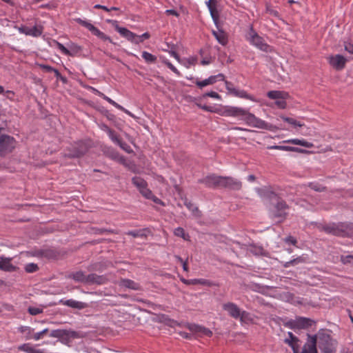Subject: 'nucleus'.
Instances as JSON below:
<instances>
[{
    "label": "nucleus",
    "instance_id": "30",
    "mask_svg": "<svg viewBox=\"0 0 353 353\" xmlns=\"http://www.w3.org/2000/svg\"><path fill=\"white\" fill-rule=\"evenodd\" d=\"M197 61V59L195 57H190L188 58L181 59L179 63L185 66L186 68H190L192 65H194Z\"/></svg>",
    "mask_w": 353,
    "mask_h": 353
},
{
    "label": "nucleus",
    "instance_id": "57",
    "mask_svg": "<svg viewBox=\"0 0 353 353\" xmlns=\"http://www.w3.org/2000/svg\"><path fill=\"white\" fill-rule=\"evenodd\" d=\"M170 55L174 57L179 63H180L181 59L179 57V54L174 50H170L168 52Z\"/></svg>",
    "mask_w": 353,
    "mask_h": 353
},
{
    "label": "nucleus",
    "instance_id": "58",
    "mask_svg": "<svg viewBox=\"0 0 353 353\" xmlns=\"http://www.w3.org/2000/svg\"><path fill=\"white\" fill-rule=\"evenodd\" d=\"M150 199L152 200L155 203L160 204L161 205H164L163 202L161 201V199H159L158 197H157L154 194L152 195V197H150Z\"/></svg>",
    "mask_w": 353,
    "mask_h": 353
},
{
    "label": "nucleus",
    "instance_id": "52",
    "mask_svg": "<svg viewBox=\"0 0 353 353\" xmlns=\"http://www.w3.org/2000/svg\"><path fill=\"white\" fill-rule=\"evenodd\" d=\"M28 312L32 315H37L42 312V310L38 307H30L28 308Z\"/></svg>",
    "mask_w": 353,
    "mask_h": 353
},
{
    "label": "nucleus",
    "instance_id": "45",
    "mask_svg": "<svg viewBox=\"0 0 353 353\" xmlns=\"http://www.w3.org/2000/svg\"><path fill=\"white\" fill-rule=\"evenodd\" d=\"M39 67L43 69L44 70H46V72H54L57 76L59 75V72L57 70L54 69V68H52L48 65L40 64Z\"/></svg>",
    "mask_w": 353,
    "mask_h": 353
},
{
    "label": "nucleus",
    "instance_id": "55",
    "mask_svg": "<svg viewBox=\"0 0 353 353\" xmlns=\"http://www.w3.org/2000/svg\"><path fill=\"white\" fill-rule=\"evenodd\" d=\"M138 38L139 39H138L137 41H139V43L143 42V41L144 39H148L150 38V34L148 32H145L143 34H142L141 35H138Z\"/></svg>",
    "mask_w": 353,
    "mask_h": 353
},
{
    "label": "nucleus",
    "instance_id": "59",
    "mask_svg": "<svg viewBox=\"0 0 353 353\" xmlns=\"http://www.w3.org/2000/svg\"><path fill=\"white\" fill-rule=\"evenodd\" d=\"M99 39L104 41H108L110 43H113L111 38L110 37H108V35H106L105 34H104L103 32L101 34V36H100Z\"/></svg>",
    "mask_w": 353,
    "mask_h": 353
},
{
    "label": "nucleus",
    "instance_id": "56",
    "mask_svg": "<svg viewBox=\"0 0 353 353\" xmlns=\"http://www.w3.org/2000/svg\"><path fill=\"white\" fill-rule=\"evenodd\" d=\"M284 241L287 243H290L292 245H295L296 243V240L294 237L289 236L285 238Z\"/></svg>",
    "mask_w": 353,
    "mask_h": 353
},
{
    "label": "nucleus",
    "instance_id": "42",
    "mask_svg": "<svg viewBox=\"0 0 353 353\" xmlns=\"http://www.w3.org/2000/svg\"><path fill=\"white\" fill-rule=\"evenodd\" d=\"M108 135L109 138L116 144H121V140L117 137V135L114 133L113 130L108 131Z\"/></svg>",
    "mask_w": 353,
    "mask_h": 353
},
{
    "label": "nucleus",
    "instance_id": "62",
    "mask_svg": "<svg viewBox=\"0 0 353 353\" xmlns=\"http://www.w3.org/2000/svg\"><path fill=\"white\" fill-rule=\"evenodd\" d=\"M199 107L201 108V109L205 110V111H208V112H214L212 109V107L210 106H208V105H199Z\"/></svg>",
    "mask_w": 353,
    "mask_h": 353
},
{
    "label": "nucleus",
    "instance_id": "43",
    "mask_svg": "<svg viewBox=\"0 0 353 353\" xmlns=\"http://www.w3.org/2000/svg\"><path fill=\"white\" fill-rule=\"evenodd\" d=\"M38 270V265L35 263H28L25 266V270L28 273L34 272Z\"/></svg>",
    "mask_w": 353,
    "mask_h": 353
},
{
    "label": "nucleus",
    "instance_id": "3",
    "mask_svg": "<svg viewBox=\"0 0 353 353\" xmlns=\"http://www.w3.org/2000/svg\"><path fill=\"white\" fill-rule=\"evenodd\" d=\"M247 39L250 44L255 46L256 48L261 51L266 52L271 51V47L268 45L265 42L264 39L260 37L252 28H251L248 32L247 35Z\"/></svg>",
    "mask_w": 353,
    "mask_h": 353
},
{
    "label": "nucleus",
    "instance_id": "7",
    "mask_svg": "<svg viewBox=\"0 0 353 353\" xmlns=\"http://www.w3.org/2000/svg\"><path fill=\"white\" fill-rule=\"evenodd\" d=\"M349 225H345L344 223L341 224H332L327 225L324 228V230L326 232L336 235V236H349L350 233L348 230Z\"/></svg>",
    "mask_w": 353,
    "mask_h": 353
},
{
    "label": "nucleus",
    "instance_id": "2",
    "mask_svg": "<svg viewBox=\"0 0 353 353\" xmlns=\"http://www.w3.org/2000/svg\"><path fill=\"white\" fill-rule=\"evenodd\" d=\"M323 353H334L335 342L324 332H319L314 336H309L303 345L301 353H317L316 345Z\"/></svg>",
    "mask_w": 353,
    "mask_h": 353
},
{
    "label": "nucleus",
    "instance_id": "6",
    "mask_svg": "<svg viewBox=\"0 0 353 353\" xmlns=\"http://www.w3.org/2000/svg\"><path fill=\"white\" fill-rule=\"evenodd\" d=\"M225 88L228 93L239 98L246 99L252 101H256V99L251 94L247 93L244 90L235 88L232 83L225 81Z\"/></svg>",
    "mask_w": 353,
    "mask_h": 353
},
{
    "label": "nucleus",
    "instance_id": "14",
    "mask_svg": "<svg viewBox=\"0 0 353 353\" xmlns=\"http://www.w3.org/2000/svg\"><path fill=\"white\" fill-rule=\"evenodd\" d=\"M17 30L21 34H24L27 36H32L34 37L41 36L43 32V28L40 26H34L33 27L22 26L21 27H19Z\"/></svg>",
    "mask_w": 353,
    "mask_h": 353
},
{
    "label": "nucleus",
    "instance_id": "13",
    "mask_svg": "<svg viewBox=\"0 0 353 353\" xmlns=\"http://www.w3.org/2000/svg\"><path fill=\"white\" fill-rule=\"evenodd\" d=\"M312 320L305 317H299L294 320H290L286 324L290 328L302 329L312 325Z\"/></svg>",
    "mask_w": 353,
    "mask_h": 353
},
{
    "label": "nucleus",
    "instance_id": "50",
    "mask_svg": "<svg viewBox=\"0 0 353 353\" xmlns=\"http://www.w3.org/2000/svg\"><path fill=\"white\" fill-rule=\"evenodd\" d=\"M287 99H288V98H281V99H279L276 100V101H275V104H276V105L278 108H281V109H284V108H285V107H286V101H285V100H286Z\"/></svg>",
    "mask_w": 353,
    "mask_h": 353
},
{
    "label": "nucleus",
    "instance_id": "15",
    "mask_svg": "<svg viewBox=\"0 0 353 353\" xmlns=\"http://www.w3.org/2000/svg\"><path fill=\"white\" fill-rule=\"evenodd\" d=\"M12 258L0 256V270L7 272H13L17 270L18 268L12 264Z\"/></svg>",
    "mask_w": 353,
    "mask_h": 353
},
{
    "label": "nucleus",
    "instance_id": "8",
    "mask_svg": "<svg viewBox=\"0 0 353 353\" xmlns=\"http://www.w3.org/2000/svg\"><path fill=\"white\" fill-rule=\"evenodd\" d=\"M88 150V147L85 142L79 141L70 148L66 156L72 158L79 157L83 155Z\"/></svg>",
    "mask_w": 353,
    "mask_h": 353
},
{
    "label": "nucleus",
    "instance_id": "22",
    "mask_svg": "<svg viewBox=\"0 0 353 353\" xmlns=\"http://www.w3.org/2000/svg\"><path fill=\"white\" fill-rule=\"evenodd\" d=\"M119 285L134 290H138L141 288L139 283L127 279H121L119 281Z\"/></svg>",
    "mask_w": 353,
    "mask_h": 353
},
{
    "label": "nucleus",
    "instance_id": "34",
    "mask_svg": "<svg viewBox=\"0 0 353 353\" xmlns=\"http://www.w3.org/2000/svg\"><path fill=\"white\" fill-rule=\"evenodd\" d=\"M142 57L148 63H154L157 60L156 56L146 51L142 52Z\"/></svg>",
    "mask_w": 353,
    "mask_h": 353
},
{
    "label": "nucleus",
    "instance_id": "44",
    "mask_svg": "<svg viewBox=\"0 0 353 353\" xmlns=\"http://www.w3.org/2000/svg\"><path fill=\"white\" fill-rule=\"evenodd\" d=\"M68 50L72 53V55L79 52L81 50L80 47L74 43H68Z\"/></svg>",
    "mask_w": 353,
    "mask_h": 353
},
{
    "label": "nucleus",
    "instance_id": "48",
    "mask_svg": "<svg viewBox=\"0 0 353 353\" xmlns=\"http://www.w3.org/2000/svg\"><path fill=\"white\" fill-rule=\"evenodd\" d=\"M288 336H289V338L288 339H285V342L288 344H289L290 346L292 347V348L294 349V346H293V342L294 341H297V339L296 336H294L293 335V334L290 332H288Z\"/></svg>",
    "mask_w": 353,
    "mask_h": 353
},
{
    "label": "nucleus",
    "instance_id": "26",
    "mask_svg": "<svg viewBox=\"0 0 353 353\" xmlns=\"http://www.w3.org/2000/svg\"><path fill=\"white\" fill-rule=\"evenodd\" d=\"M212 34L217 41L222 46H225L228 43V37L225 33L222 30L212 31Z\"/></svg>",
    "mask_w": 353,
    "mask_h": 353
},
{
    "label": "nucleus",
    "instance_id": "41",
    "mask_svg": "<svg viewBox=\"0 0 353 353\" xmlns=\"http://www.w3.org/2000/svg\"><path fill=\"white\" fill-rule=\"evenodd\" d=\"M126 234L133 237H145L146 236L143 230L128 231Z\"/></svg>",
    "mask_w": 353,
    "mask_h": 353
},
{
    "label": "nucleus",
    "instance_id": "64",
    "mask_svg": "<svg viewBox=\"0 0 353 353\" xmlns=\"http://www.w3.org/2000/svg\"><path fill=\"white\" fill-rule=\"evenodd\" d=\"M94 35L97 36L98 38L100 37V36H101V34L103 33V32H101L100 30H99L97 28H95L93 30V32H92Z\"/></svg>",
    "mask_w": 353,
    "mask_h": 353
},
{
    "label": "nucleus",
    "instance_id": "54",
    "mask_svg": "<svg viewBox=\"0 0 353 353\" xmlns=\"http://www.w3.org/2000/svg\"><path fill=\"white\" fill-rule=\"evenodd\" d=\"M292 265H295L296 264L304 263L305 261V259L303 256H299L295 259H293L291 260Z\"/></svg>",
    "mask_w": 353,
    "mask_h": 353
},
{
    "label": "nucleus",
    "instance_id": "16",
    "mask_svg": "<svg viewBox=\"0 0 353 353\" xmlns=\"http://www.w3.org/2000/svg\"><path fill=\"white\" fill-rule=\"evenodd\" d=\"M222 307L231 317L235 319H238L240 317L241 310L236 304L232 302H228L224 303Z\"/></svg>",
    "mask_w": 353,
    "mask_h": 353
},
{
    "label": "nucleus",
    "instance_id": "10",
    "mask_svg": "<svg viewBox=\"0 0 353 353\" xmlns=\"http://www.w3.org/2000/svg\"><path fill=\"white\" fill-rule=\"evenodd\" d=\"M178 325L181 326L182 325V323H179ZM183 326L188 328L192 332L198 334L201 336H211L212 335V332L211 330L195 323H185L183 324Z\"/></svg>",
    "mask_w": 353,
    "mask_h": 353
},
{
    "label": "nucleus",
    "instance_id": "17",
    "mask_svg": "<svg viewBox=\"0 0 353 353\" xmlns=\"http://www.w3.org/2000/svg\"><path fill=\"white\" fill-rule=\"evenodd\" d=\"M115 29L122 37H125L129 41L135 44H139V41L137 40L139 39L138 38V35L135 33L130 31L125 28L118 26L115 27Z\"/></svg>",
    "mask_w": 353,
    "mask_h": 353
},
{
    "label": "nucleus",
    "instance_id": "47",
    "mask_svg": "<svg viewBox=\"0 0 353 353\" xmlns=\"http://www.w3.org/2000/svg\"><path fill=\"white\" fill-rule=\"evenodd\" d=\"M139 192L144 197L148 199H150L153 194L152 191L149 190L147 186L141 189Z\"/></svg>",
    "mask_w": 353,
    "mask_h": 353
},
{
    "label": "nucleus",
    "instance_id": "18",
    "mask_svg": "<svg viewBox=\"0 0 353 353\" xmlns=\"http://www.w3.org/2000/svg\"><path fill=\"white\" fill-rule=\"evenodd\" d=\"M241 182L236 179L229 176H223L222 188H228L232 190H238L241 188Z\"/></svg>",
    "mask_w": 353,
    "mask_h": 353
},
{
    "label": "nucleus",
    "instance_id": "24",
    "mask_svg": "<svg viewBox=\"0 0 353 353\" xmlns=\"http://www.w3.org/2000/svg\"><path fill=\"white\" fill-rule=\"evenodd\" d=\"M269 150H279L282 151H288V152H303L302 150L299 149V148L296 147H292L288 145H269L267 147Z\"/></svg>",
    "mask_w": 353,
    "mask_h": 353
},
{
    "label": "nucleus",
    "instance_id": "33",
    "mask_svg": "<svg viewBox=\"0 0 353 353\" xmlns=\"http://www.w3.org/2000/svg\"><path fill=\"white\" fill-rule=\"evenodd\" d=\"M174 234L175 236L181 237L185 241H188L190 239V236L188 234H186L183 228L181 227L175 228L174 230Z\"/></svg>",
    "mask_w": 353,
    "mask_h": 353
},
{
    "label": "nucleus",
    "instance_id": "35",
    "mask_svg": "<svg viewBox=\"0 0 353 353\" xmlns=\"http://www.w3.org/2000/svg\"><path fill=\"white\" fill-rule=\"evenodd\" d=\"M281 119L283 121L288 123L289 124L293 125L294 127H303L304 124L301 123L300 121H296V119L291 118V117H282Z\"/></svg>",
    "mask_w": 353,
    "mask_h": 353
},
{
    "label": "nucleus",
    "instance_id": "32",
    "mask_svg": "<svg viewBox=\"0 0 353 353\" xmlns=\"http://www.w3.org/2000/svg\"><path fill=\"white\" fill-rule=\"evenodd\" d=\"M243 323H248L252 321L250 314L245 310H241L239 319Z\"/></svg>",
    "mask_w": 353,
    "mask_h": 353
},
{
    "label": "nucleus",
    "instance_id": "25",
    "mask_svg": "<svg viewBox=\"0 0 353 353\" xmlns=\"http://www.w3.org/2000/svg\"><path fill=\"white\" fill-rule=\"evenodd\" d=\"M181 281L185 285H210V282L203 279H185L183 278L181 279Z\"/></svg>",
    "mask_w": 353,
    "mask_h": 353
},
{
    "label": "nucleus",
    "instance_id": "60",
    "mask_svg": "<svg viewBox=\"0 0 353 353\" xmlns=\"http://www.w3.org/2000/svg\"><path fill=\"white\" fill-rule=\"evenodd\" d=\"M345 49L348 52L353 54V44H351V43L345 44Z\"/></svg>",
    "mask_w": 353,
    "mask_h": 353
},
{
    "label": "nucleus",
    "instance_id": "27",
    "mask_svg": "<svg viewBox=\"0 0 353 353\" xmlns=\"http://www.w3.org/2000/svg\"><path fill=\"white\" fill-rule=\"evenodd\" d=\"M270 99L278 100L281 98H288L289 94L285 92L272 90L270 91L267 94Z\"/></svg>",
    "mask_w": 353,
    "mask_h": 353
},
{
    "label": "nucleus",
    "instance_id": "28",
    "mask_svg": "<svg viewBox=\"0 0 353 353\" xmlns=\"http://www.w3.org/2000/svg\"><path fill=\"white\" fill-rule=\"evenodd\" d=\"M69 277L70 278H72V279H74L75 281H77V282H81V283H85L86 284V281H87V275H85L83 272L81 271H78V272H76L74 273H72L71 274L69 275Z\"/></svg>",
    "mask_w": 353,
    "mask_h": 353
},
{
    "label": "nucleus",
    "instance_id": "63",
    "mask_svg": "<svg viewBox=\"0 0 353 353\" xmlns=\"http://www.w3.org/2000/svg\"><path fill=\"white\" fill-rule=\"evenodd\" d=\"M94 8H97V9H101V10H103L106 12H109L110 10L108 7L105 6H102V5H100V4H96L94 6Z\"/></svg>",
    "mask_w": 353,
    "mask_h": 353
},
{
    "label": "nucleus",
    "instance_id": "39",
    "mask_svg": "<svg viewBox=\"0 0 353 353\" xmlns=\"http://www.w3.org/2000/svg\"><path fill=\"white\" fill-rule=\"evenodd\" d=\"M56 45L57 48L65 55L72 56V53L68 50V48H65L62 43L56 41Z\"/></svg>",
    "mask_w": 353,
    "mask_h": 353
},
{
    "label": "nucleus",
    "instance_id": "31",
    "mask_svg": "<svg viewBox=\"0 0 353 353\" xmlns=\"http://www.w3.org/2000/svg\"><path fill=\"white\" fill-rule=\"evenodd\" d=\"M132 183L139 189L140 191L141 189L147 186L146 181L138 176H134L132 179Z\"/></svg>",
    "mask_w": 353,
    "mask_h": 353
},
{
    "label": "nucleus",
    "instance_id": "12",
    "mask_svg": "<svg viewBox=\"0 0 353 353\" xmlns=\"http://www.w3.org/2000/svg\"><path fill=\"white\" fill-rule=\"evenodd\" d=\"M50 336L59 339L61 341H68L77 336V333L66 330H54L50 332Z\"/></svg>",
    "mask_w": 353,
    "mask_h": 353
},
{
    "label": "nucleus",
    "instance_id": "1",
    "mask_svg": "<svg viewBox=\"0 0 353 353\" xmlns=\"http://www.w3.org/2000/svg\"><path fill=\"white\" fill-rule=\"evenodd\" d=\"M220 114L224 117H236L244 121L248 125L262 130H272V125L256 117L248 109L237 106L227 105L220 112Z\"/></svg>",
    "mask_w": 353,
    "mask_h": 353
},
{
    "label": "nucleus",
    "instance_id": "23",
    "mask_svg": "<svg viewBox=\"0 0 353 353\" xmlns=\"http://www.w3.org/2000/svg\"><path fill=\"white\" fill-rule=\"evenodd\" d=\"M283 143H292L294 145H301V146H303L307 148H311L313 147V143H312L311 142H309L305 139H291L285 140L283 141Z\"/></svg>",
    "mask_w": 353,
    "mask_h": 353
},
{
    "label": "nucleus",
    "instance_id": "38",
    "mask_svg": "<svg viewBox=\"0 0 353 353\" xmlns=\"http://www.w3.org/2000/svg\"><path fill=\"white\" fill-rule=\"evenodd\" d=\"M100 97L103 98L104 100H105L109 103H110L111 105L114 106L116 108H117V109H123V106H121V105H119V103H117V102H115L114 101H113L112 99H110V97H107L104 94H100Z\"/></svg>",
    "mask_w": 353,
    "mask_h": 353
},
{
    "label": "nucleus",
    "instance_id": "51",
    "mask_svg": "<svg viewBox=\"0 0 353 353\" xmlns=\"http://www.w3.org/2000/svg\"><path fill=\"white\" fill-rule=\"evenodd\" d=\"M48 332V329L46 328L43 329L42 331L34 333L33 335V339L35 341H38L40 339H41L44 334L47 333Z\"/></svg>",
    "mask_w": 353,
    "mask_h": 353
},
{
    "label": "nucleus",
    "instance_id": "5",
    "mask_svg": "<svg viewBox=\"0 0 353 353\" xmlns=\"http://www.w3.org/2000/svg\"><path fill=\"white\" fill-rule=\"evenodd\" d=\"M16 142L13 137L8 135L0 137V155L4 156L11 152L15 148Z\"/></svg>",
    "mask_w": 353,
    "mask_h": 353
},
{
    "label": "nucleus",
    "instance_id": "9",
    "mask_svg": "<svg viewBox=\"0 0 353 353\" xmlns=\"http://www.w3.org/2000/svg\"><path fill=\"white\" fill-rule=\"evenodd\" d=\"M199 182L205 184L208 188H222L223 176L216 174H210L199 180Z\"/></svg>",
    "mask_w": 353,
    "mask_h": 353
},
{
    "label": "nucleus",
    "instance_id": "53",
    "mask_svg": "<svg viewBox=\"0 0 353 353\" xmlns=\"http://www.w3.org/2000/svg\"><path fill=\"white\" fill-rule=\"evenodd\" d=\"M204 97H211V98H213V99H221V96L217 92H214V91L206 92L204 94Z\"/></svg>",
    "mask_w": 353,
    "mask_h": 353
},
{
    "label": "nucleus",
    "instance_id": "29",
    "mask_svg": "<svg viewBox=\"0 0 353 353\" xmlns=\"http://www.w3.org/2000/svg\"><path fill=\"white\" fill-rule=\"evenodd\" d=\"M19 331L23 334L27 340L33 339L34 330L28 326H21L19 327Z\"/></svg>",
    "mask_w": 353,
    "mask_h": 353
},
{
    "label": "nucleus",
    "instance_id": "61",
    "mask_svg": "<svg viewBox=\"0 0 353 353\" xmlns=\"http://www.w3.org/2000/svg\"><path fill=\"white\" fill-rule=\"evenodd\" d=\"M301 133L304 136L312 135V131L308 128H305Z\"/></svg>",
    "mask_w": 353,
    "mask_h": 353
},
{
    "label": "nucleus",
    "instance_id": "21",
    "mask_svg": "<svg viewBox=\"0 0 353 353\" xmlns=\"http://www.w3.org/2000/svg\"><path fill=\"white\" fill-rule=\"evenodd\" d=\"M105 279L103 276H99L96 274H90L87 275L86 284H103Z\"/></svg>",
    "mask_w": 353,
    "mask_h": 353
},
{
    "label": "nucleus",
    "instance_id": "36",
    "mask_svg": "<svg viewBox=\"0 0 353 353\" xmlns=\"http://www.w3.org/2000/svg\"><path fill=\"white\" fill-rule=\"evenodd\" d=\"M75 21L83 26V27L86 28L88 30H89L91 32H93L94 29L96 28L94 25H92L91 23H90L88 21L83 20L80 18H77L75 19Z\"/></svg>",
    "mask_w": 353,
    "mask_h": 353
},
{
    "label": "nucleus",
    "instance_id": "19",
    "mask_svg": "<svg viewBox=\"0 0 353 353\" xmlns=\"http://www.w3.org/2000/svg\"><path fill=\"white\" fill-rule=\"evenodd\" d=\"M224 78H225L224 75L223 74L220 73V74H218L217 75L210 76L208 79H205L203 81H196L195 82V83L198 87H199L200 88H202L208 85H212V84L214 83L216 81H223Z\"/></svg>",
    "mask_w": 353,
    "mask_h": 353
},
{
    "label": "nucleus",
    "instance_id": "11",
    "mask_svg": "<svg viewBox=\"0 0 353 353\" xmlns=\"http://www.w3.org/2000/svg\"><path fill=\"white\" fill-rule=\"evenodd\" d=\"M330 65L336 70H343L346 64L347 59L341 54L330 55L327 57Z\"/></svg>",
    "mask_w": 353,
    "mask_h": 353
},
{
    "label": "nucleus",
    "instance_id": "4",
    "mask_svg": "<svg viewBox=\"0 0 353 353\" xmlns=\"http://www.w3.org/2000/svg\"><path fill=\"white\" fill-rule=\"evenodd\" d=\"M288 205L283 201L277 202L274 208L271 210L270 216L276 222L283 221L287 216Z\"/></svg>",
    "mask_w": 353,
    "mask_h": 353
},
{
    "label": "nucleus",
    "instance_id": "46",
    "mask_svg": "<svg viewBox=\"0 0 353 353\" xmlns=\"http://www.w3.org/2000/svg\"><path fill=\"white\" fill-rule=\"evenodd\" d=\"M309 186L312 190H314L316 192H323L325 189L324 186L319 183H310Z\"/></svg>",
    "mask_w": 353,
    "mask_h": 353
},
{
    "label": "nucleus",
    "instance_id": "49",
    "mask_svg": "<svg viewBox=\"0 0 353 353\" xmlns=\"http://www.w3.org/2000/svg\"><path fill=\"white\" fill-rule=\"evenodd\" d=\"M185 205L190 211L192 212V213L195 216H199V210L196 206H195L194 204L191 203L190 202L185 203Z\"/></svg>",
    "mask_w": 353,
    "mask_h": 353
},
{
    "label": "nucleus",
    "instance_id": "20",
    "mask_svg": "<svg viewBox=\"0 0 353 353\" xmlns=\"http://www.w3.org/2000/svg\"><path fill=\"white\" fill-rule=\"evenodd\" d=\"M60 303L63 305H66L72 308L82 310L85 308L88 305L87 303L81 301H78L74 299H68V300H60Z\"/></svg>",
    "mask_w": 353,
    "mask_h": 353
},
{
    "label": "nucleus",
    "instance_id": "40",
    "mask_svg": "<svg viewBox=\"0 0 353 353\" xmlns=\"http://www.w3.org/2000/svg\"><path fill=\"white\" fill-rule=\"evenodd\" d=\"M341 261L343 264H353V254L341 255Z\"/></svg>",
    "mask_w": 353,
    "mask_h": 353
},
{
    "label": "nucleus",
    "instance_id": "37",
    "mask_svg": "<svg viewBox=\"0 0 353 353\" xmlns=\"http://www.w3.org/2000/svg\"><path fill=\"white\" fill-rule=\"evenodd\" d=\"M162 62L166 65L174 73H175L178 77L181 76L180 72L176 69V68L173 65L170 61H168L165 58L162 59Z\"/></svg>",
    "mask_w": 353,
    "mask_h": 353
}]
</instances>
